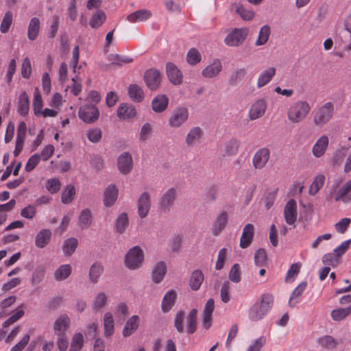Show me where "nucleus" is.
<instances>
[{
    "instance_id": "0eeeda50",
    "label": "nucleus",
    "mask_w": 351,
    "mask_h": 351,
    "mask_svg": "<svg viewBox=\"0 0 351 351\" xmlns=\"http://www.w3.org/2000/svg\"><path fill=\"white\" fill-rule=\"evenodd\" d=\"M176 198V189L170 188L165 191L158 201V209L163 213L170 211L171 207L173 205Z\"/></svg>"
},
{
    "instance_id": "bb28decb",
    "label": "nucleus",
    "mask_w": 351,
    "mask_h": 351,
    "mask_svg": "<svg viewBox=\"0 0 351 351\" xmlns=\"http://www.w3.org/2000/svg\"><path fill=\"white\" fill-rule=\"evenodd\" d=\"M177 293L176 291L169 290L164 295L162 303L161 309L163 313H168L174 306Z\"/></svg>"
},
{
    "instance_id": "a18cd8bd",
    "label": "nucleus",
    "mask_w": 351,
    "mask_h": 351,
    "mask_svg": "<svg viewBox=\"0 0 351 351\" xmlns=\"http://www.w3.org/2000/svg\"><path fill=\"white\" fill-rule=\"evenodd\" d=\"M240 146V141L235 138H232L228 141L226 143L225 145V154L227 156H234L237 154L239 147Z\"/></svg>"
},
{
    "instance_id": "1a4fd4ad",
    "label": "nucleus",
    "mask_w": 351,
    "mask_h": 351,
    "mask_svg": "<svg viewBox=\"0 0 351 351\" xmlns=\"http://www.w3.org/2000/svg\"><path fill=\"white\" fill-rule=\"evenodd\" d=\"M117 168L124 175L131 172L133 167V158L128 152H123L117 158Z\"/></svg>"
},
{
    "instance_id": "2f4dec72",
    "label": "nucleus",
    "mask_w": 351,
    "mask_h": 351,
    "mask_svg": "<svg viewBox=\"0 0 351 351\" xmlns=\"http://www.w3.org/2000/svg\"><path fill=\"white\" fill-rule=\"evenodd\" d=\"M104 268L101 263L99 261L95 262L89 269L88 277L90 281L93 284L97 283L104 273Z\"/></svg>"
},
{
    "instance_id": "f3484780",
    "label": "nucleus",
    "mask_w": 351,
    "mask_h": 351,
    "mask_svg": "<svg viewBox=\"0 0 351 351\" xmlns=\"http://www.w3.org/2000/svg\"><path fill=\"white\" fill-rule=\"evenodd\" d=\"M222 70V63L219 59L213 62L202 71V75L205 78H213L219 75Z\"/></svg>"
},
{
    "instance_id": "473e14b6",
    "label": "nucleus",
    "mask_w": 351,
    "mask_h": 351,
    "mask_svg": "<svg viewBox=\"0 0 351 351\" xmlns=\"http://www.w3.org/2000/svg\"><path fill=\"white\" fill-rule=\"evenodd\" d=\"M139 317L133 315L126 322L123 329L122 335L124 337L132 335L138 327Z\"/></svg>"
},
{
    "instance_id": "c03bdc74",
    "label": "nucleus",
    "mask_w": 351,
    "mask_h": 351,
    "mask_svg": "<svg viewBox=\"0 0 351 351\" xmlns=\"http://www.w3.org/2000/svg\"><path fill=\"white\" fill-rule=\"evenodd\" d=\"M129 224L128 217L127 213H122L117 218L114 223L115 232L122 234Z\"/></svg>"
},
{
    "instance_id": "338daca9",
    "label": "nucleus",
    "mask_w": 351,
    "mask_h": 351,
    "mask_svg": "<svg viewBox=\"0 0 351 351\" xmlns=\"http://www.w3.org/2000/svg\"><path fill=\"white\" fill-rule=\"evenodd\" d=\"M246 75L245 69H239L235 71L230 77L229 83L231 85H236L239 82L242 80Z\"/></svg>"
},
{
    "instance_id": "ea45409f",
    "label": "nucleus",
    "mask_w": 351,
    "mask_h": 351,
    "mask_svg": "<svg viewBox=\"0 0 351 351\" xmlns=\"http://www.w3.org/2000/svg\"><path fill=\"white\" fill-rule=\"evenodd\" d=\"M351 191V179L346 182L337 191L335 195V199L336 202L343 199L346 195H348L349 192ZM344 202L351 201V192L350 194L343 199Z\"/></svg>"
},
{
    "instance_id": "423d86ee",
    "label": "nucleus",
    "mask_w": 351,
    "mask_h": 351,
    "mask_svg": "<svg viewBox=\"0 0 351 351\" xmlns=\"http://www.w3.org/2000/svg\"><path fill=\"white\" fill-rule=\"evenodd\" d=\"M247 33L245 28H235L226 36L224 43L229 47H239L245 40Z\"/></svg>"
},
{
    "instance_id": "5fc2aeb1",
    "label": "nucleus",
    "mask_w": 351,
    "mask_h": 351,
    "mask_svg": "<svg viewBox=\"0 0 351 351\" xmlns=\"http://www.w3.org/2000/svg\"><path fill=\"white\" fill-rule=\"evenodd\" d=\"M201 55L197 49L191 48L189 50L186 55V60L190 65H196L201 61Z\"/></svg>"
},
{
    "instance_id": "49530a36",
    "label": "nucleus",
    "mask_w": 351,
    "mask_h": 351,
    "mask_svg": "<svg viewBox=\"0 0 351 351\" xmlns=\"http://www.w3.org/2000/svg\"><path fill=\"white\" fill-rule=\"evenodd\" d=\"M271 34V29L268 25H263L258 34L257 40H256V46H261L267 43Z\"/></svg>"
},
{
    "instance_id": "cd10ccee",
    "label": "nucleus",
    "mask_w": 351,
    "mask_h": 351,
    "mask_svg": "<svg viewBox=\"0 0 351 351\" xmlns=\"http://www.w3.org/2000/svg\"><path fill=\"white\" fill-rule=\"evenodd\" d=\"M167 273V267L164 261L158 262L153 267L152 279L154 283H160Z\"/></svg>"
},
{
    "instance_id": "393cba45",
    "label": "nucleus",
    "mask_w": 351,
    "mask_h": 351,
    "mask_svg": "<svg viewBox=\"0 0 351 351\" xmlns=\"http://www.w3.org/2000/svg\"><path fill=\"white\" fill-rule=\"evenodd\" d=\"M328 143L329 140L327 136L323 135L319 137L313 147V154L317 158L322 156L326 152Z\"/></svg>"
},
{
    "instance_id": "0e129e2a",
    "label": "nucleus",
    "mask_w": 351,
    "mask_h": 351,
    "mask_svg": "<svg viewBox=\"0 0 351 351\" xmlns=\"http://www.w3.org/2000/svg\"><path fill=\"white\" fill-rule=\"evenodd\" d=\"M12 23V13L10 11L5 12L0 25L1 33H7Z\"/></svg>"
},
{
    "instance_id": "f257e3e1",
    "label": "nucleus",
    "mask_w": 351,
    "mask_h": 351,
    "mask_svg": "<svg viewBox=\"0 0 351 351\" xmlns=\"http://www.w3.org/2000/svg\"><path fill=\"white\" fill-rule=\"evenodd\" d=\"M309 104L306 101H298L292 104L288 109V119L294 123L302 121L311 110Z\"/></svg>"
},
{
    "instance_id": "412c9836",
    "label": "nucleus",
    "mask_w": 351,
    "mask_h": 351,
    "mask_svg": "<svg viewBox=\"0 0 351 351\" xmlns=\"http://www.w3.org/2000/svg\"><path fill=\"white\" fill-rule=\"evenodd\" d=\"M51 231L49 229L40 230L35 237V245L38 248L45 247L51 241Z\"/></svg>"
},
{
    "instance_id": "e433bc0d",
    "label": "nucleus",
    "mask_w": 351,
    "mask_h": 351,
    "mask_svg": "<svg viewBox=\"0 0 351 351\" xmlns=\"http://www.w3.org/2000/svg\"><path fill=\"white\" fill-rule=\"evenodd\" d=\"M197 310L193 308L186 316V332L189 335L193 334L197 330Z\"/></svg>"
},
{
    "instance_id": "09e8293b",
    "label": "nucleus",
    "mask_w": 351,
    "mask_h": 351,
    "mask_svg": "<svg viewBox=\"0 0 351 351\" xmlns=\"http://www.w3.org/2000/svg\"><path fill=\"white\" fill-rule=\"evenodd\" d=\"M108 60L111 62V64L117 66H122L123 63H130L133 61L130 57L113 53L108 55Z\"/></svg>"
},
{
    "instance_id": "864d4df0",
    "label": "nucleus",
    "mask_w": 351,
    "mask_h": 351,
    "mask_svg": "<svg viewBox=\"0 0 351 351\" xmlns=\"http://www.w3.org/2000/svg\"><path fill=\"white\" fill-rule=\"evenodd\" d=\"M45 187L51 194H54L60 191L61 183L57 178H50L46 181Z\"/></svg>"
},
{
    "instance_id": "774afa93",
    "label": "nucleus",
    "mask_w": 351,
    "mask_h": 351,
    "mask_svg": "<svg viewBox=\"0 0 351 351\" xmlns=\"http://www.w3.org/2000/svg\"><path fill=\"white\" fill-rule=\"evenodd\" d=\"M228 277L233 282L238 283L241 281L240 266L238 263H235L232 265L229 272Z\"/></svg>"
},
{
    "instance_id": "9b49d317",
    "label": "nucleus",
    "mask_w": 351,
    "mask_h": 351,
    "mask_svg": "<svg viewBox=\"0 0 351 351\" xmlns=\"http://www.w3.org/2000/svg\"><path fill=\"white\" fill-rule=\"evenodd\" d=\"M167 75L170 82L174 85L182 83L183 75L182 71L172 62L166 64Z\"/></svg>"
},
{
    "instance_id": "680f3d73",
    "label": "nucleus",
    "mask_w": 351,
    "mask_h": 351,
    "mask_svg": "<svg viewBox=\"0 0 351 351\" xmlns=\"http://www.w3.org/2000/svg\"><path fill=\"white\" fill-rule=\"evenodd\" d=\"M86 136L91 143H97L101 139L102 132L98 128H92L87 131Z\"/></svg>"
},
{
    "instance_id": "603ef678",
    "label": "nucleus",
    "mask_w": 351,
    "mask_h": 351,
    "mask_svg": "<svg viewBox=\"0 0 351 351\" xmlns=\"http://www.w3.org/2000/svg\"><path fill=\"white\" fill-rule=\"evenodd\" d=\"M351 313V305L332 311L331 317L335 321H341Z\"/></svg>"
},
{
    "instance_id": "c9c22d12",
    "label": "nucleus",
    "mask_w": 351,
    "mask_h": 351,
    "mask_svg": "<svg viewBox=\"0 0 351 351\" xmlns=\"http://www.w3.org/2000/svg\"><path fill=\"white\" fill-rule=\"evenodd\" d=\"M128 93L130 98L134 102H141L144 99V91L142 88L136 84H130L128 88Z\"/></svg>"
},
{
    "instance_id": "6e6552de",
    "label": "nucleus",
    "mask_w": 351,
    "mask_h": 351,
    "mask_svg": "<svg viewBox=\"0 0 351 351\" xmlns=\"http://www.w3.org/2000/svg\"><path fill=\"white\" fill-rule=\"evenodd\" d=\"M144 80L149 89L155 90L160 86L161 74L156 69H148L144 74Z\"/></svg>"
},
{
    "instance_id": "bf43d9fd",
    "label": "nucleus",
    "mask_w": 351,
    "mask_h": 351,
    "mask_svg": "<svg viewBox=\"0 0 351 351\" xmlns=\"http://www.w3.org/2000/svg\"><path fill=\"white\" fill-rule=\"evenodd\" d=\"M267 256L266 252L263 248H259L254 253V263L258 267H262L267 263Z\"/></svg>"
},
{
    "instance_id": "4c0bfd02",
    "label": "nucleus",
    "mask_w": 351,
    "mask_h": 351,
    "mask_svg": "<svg viewBox=\"0 0 351 351\" xmlns=\"http://www.w3.org/2000/svg\"><path fill=\"white\" fill-rule=\"evenodd\" d=\"M276 74V69L269 67L263 71L258 76L257 81V87L261 88L267 84Z\"/></svg>"
},
{
    "instance_id": "79ce46f5",
    "label": "nucleus",
    "mask_w": 351,
    "mask_h": 351,
    "mask_svg": "<svg viewBox=\"0 0 351 351\" xmlns=\"http://www.w3.org/2000/svg\"><path fill=\"white\" fill-rule=\"evenodd\" d=\"M106 19V16L105 12L103 10H99L92 15L89 25L92 28H98L103 25Z\"/></svg>"
},
{
    "instance_id": "dca6fc26",
    "label": "nucleus",
    "mask_w": 351,
    "mask_h": 351,
    "mask_svg": "<svg viewBox=\"0 0 351 351\" xmlns=\"http://www.w3.org/2000/svg\"><path fill=\"white\" fill-rule=\"evenodd\" d=\"M71 319L65 314H61L53 323V330L56 335H64L70 326Z\"/></svg>"
},
{
    "instance_id": "72a5a7b5",
    "label": "nucleus",
    "mask_w": 351,
    "mask_h": 351,
    "mask_svg": "<svg viewBox=\"0 0 351 351\" xmlns=\"http://www.w3.org/2000/svg\"><path fill=\"white\" fill-rule=\"evenodd\" d=\"M152 15L151 11L146 9H141L129 14L127 16V19L131 23L142 22L149 19Z\"/></svg>"
},
{
    "instance_id": "052dcab7",
    "label": "nucleus",
    "mask_w": 351,
    "mask_h": 351,
    "mask_svg": "<svg viewBox=\"0 0 351 351\" xmlns=\"http://www.w3.org/2000/svg\"><path fill=\"white\" fill-rule=\"evenodd\" d=\"M258 303L262 307L264 308L265 310H267V311L269 312L271 310L274 303L273 295L269 293L262 294L261 302Z\"/></svg>"
},
{
    "instance_id": "a19ab883",
    "label": "nucleus",
    "mask_w": 351,
    "mask_h": 351,
    "mask_svg": "<svg viewBox=\"0 0 351 351\" xmlns=\"http://www.w3.org/2000/svg\"><path fill=\"white\" fill-rule=\"evenodd\" d=\"M72 268L69 264L60 265L54 272V278L56 281L66 279L71 274Z\"/></svg>"
},
{
    "instance_id": "4d7b16f0",
    "label": "nucleus",
    "mask_w": 351,
    "mask_h": 351,
    "mask_svg": "<svg viewBox=\"0 0 351 351\" xmlns=\"http://www.w3.org/2000/svg\"><path fill=\"white\" fill-rule=\"evenodd\" d=\"M184 312L182 310L178 311L174 317V327L179 333H182L184 330Z\"/></svg>"
},
{
    "instance_id": "6ab92c4d",
    "label": "nucleus",
    "mask_w": 351,
    "mask_h": 351,
    "mask_svg": "<svg viewBox=\"0 0 351 351\" xmlns=\"http://www.w3.org/2000/svg\"><path fill=\"white\" fill-rule=\"evenodd\" d=\"M118 189L114 184H110L104 193L103 202L106 207L112 206L117 199Z\"/></svg>"
},
{
    "instance_id": "13d9d810",
    "label": "nucleus",
    "mask_w": 351,
    "mask_h": 351,
    "mask_svg": "<svg viewBox=\"0 0 351 351\" xmlns=\"http://www.w3.org/2000/svg\"><path fill=\"white\" fill-rule=\"evenodd\" d=\"M45 275V269L43 267H37L32 273V283L34 285L40 283Z\"/></svg>"
},
{
    "instance_id": "a878e982",
    "label": "nucleus",
    "mask_w": 351,
    "mask_h": 351,
    "mask_svg": "<svg viewBox=\"0 0 351 351\" xmlns=\"http://www.w3.org/2000/svg\"><path fill=\"white\" fill-rule=\"evenodd\" d=\"M17 112L21 117L28 114L29 110V99L27 93L23 91L18 99Z\"/></svg>"
},
{
    "instance_id": "8fccbe9b",
    "label": "nucleus",
    "mask_w": 351,
    "mask_h": 351,
    "mask_svg": "<svg viewBox=\"0 0 351 351\" xmlns=\"http://www.w3.org/2000/svg\"><path fill=\"white\" fill-rule=\"evenodd\" d=\"M75 194V188L73 185L69 184L64 189L61 200L64 204H68L72 202Z\"/></svg>"
},
{
    "instance_id": "58836bf2",
    "label": "nucleus",
    "mask_w": 351,
    "mask_h": 351,
    "mask_svg": "<svg viewBox=\"0 0 351 351\" xmlns=\"http://www.w3.org/2000/svg\"><path fill=\"white\" fill-rule=\"evenodd\" d=\"M204 280V275L199 269L193 271L191 275L189 285L192 290L197 291Z\"/></svg>"
},
{
    "instance_id": "20e7f679",
    "label": "nucleus",
    "mask_w": 351,
    "mask_h": 351,
    "mask_svg": "<svg viewBox=\"0 0 351 351\" xmlns=\"http://www.w3.org/2000/svg\"><path fill=\"white\" fill-rule=\"evenodd\" d=\"M78 115L84 123H93L99 119V112L95 105L84 104L80 108Z\"/></svg>"
},
{
    "instance_id": "ddd939ff",
    "label": "nucleus",
    "mask_w": 351,
    "mask_h": 351,
    "mask_svg": "<svg viewBox=\"0 0 351 351\" xmlns=\"http://www.w3.org/2000/svg\"><path fill=\"white\" fill-rule=\"evenodd\" d=\"M228 220V215L226 211L222 210L217 215L212 225V234L217 236L226 228Z\"/></svg>"
},
{
    "instance_id": "4be33fe9",
    "label": "nucleus",
    "mask_w": 351,
    "mask_h": 351,
    "mask_svg": "<svg viewBox=\"0 0 351 351\" xmlns=\"http://www.w3.org/2000/svg\"><path fill=\"white\" fill-rule=\"evenodd\" d=\"M40 32V21L34 16L29 21L27 27V38L29 40L34 41L37 39Z\"/></svg>"
},
{
    "instance_id": "39448f33",
    "label": "nucleus",
    "mask_w": 351,
    "mask_h": 351,
    "mask_svg": "<svg viewBox=\"0 0 351 351\" xmlns=\"http://www.w3.org/2000/svg\"><path fill=\"white\" fill-rule=\"evenodd\" d=\"M189 112L187 108L182 106L175 108L169 119V125L173 128L181 127L188 120Z\"/></svg>"
},
{
    "instance_id": "a211bd4d",
    "label": "nucleus",
    "mask_w": 351,
    "mask_h": 351,
    "mask_svg": "<svg viewBox=\"0 0 351 351\" xmlns=\"http://www.w3.org/2000/svg\"><path fill=\"white\" fill-rule=\"evenodd\" d=\"M254 234V226L252 223L246 224L243 230L240 239V247L243 249L247 248L252 243Z\"/></svg>"
},
{
    "instance_id": "5701e85b",
    "label": "nucleus",
    "mask_w": 351,
    "mask_h": 351,
    "mask_svg": "<svg viewBox=\"0 0 351 351\" xmlns=\"http://www.w3.org/2000/svg\"><path fill=\"white\" fill-rule=\"evenodd\" d=\"M169 104V98L166 95L160 94L156 96L152 101V110L157 113L164 112Z\"/></svg>"
},
{
    "instance_id": "7c9ffc66",
    "label": "nucleus",
    "mask_w": 351,
    "mask_h": 351,
    "mask_svg": "<svg viewBox=\"0 0 351 351\" xmlns=\"http://www.w3.org/2000/svg\"><path fill=\"white\" fill-rule=\"evenodd\" d=\"M268 312L265 310L258 302H256L249 310L248 317L252 322H258L262 319Z\"/></svg>"
},
{
    "instance_id": "69168bd1",
    "label": "nucleus",
    "mask_w": 351,
    "mask_h": 351,
    "mask_svg": "<svg viewBox=\"0 0 351 351\" xmlns=\"http://www.w3.org/2000/svg\"><path fill=\"white\" fill-rule=\"evenodd\" d=\"M40 156L38 154H34L31 156L25 166V170L30 172L38 165L40 161Z\"/></svg>"
},
{
    "instance_id": "f8f14e48",
    "label": "nucleus",
    "mask_w": 351,
    "mask_h": 351,
    "mask_svg": "<svg viewBox=\"0 0 351 351\" xmlns=\"http://www.w3.org/2000/svg\"><path fill=\"white\" fill-rule=\"evenodd\" d=\"M27 130L26 123L24 121H21L17 128L16 138V145L13 154L14 157H17L22 152L24 145V141L25 138Z\"/></svg>"
},
{
    "instance_id": "9d476101",
    "label": "nucleus",
    "mask_w": 351,
    "mask_h": 351,
    "mask_svg": "<svg viewBox=\"0 0 351 351\" xmlns=\"http://www.w3.org/2000/svg\"><path fill=\"white\" fill-rule=\"evenodd\" d=\"M270 158V151L267 147H263L257 150L252 158L253 167L256 169H263Z\"/></svg>"
},
{
    "instance_id": "c756f323",
    "label": "nucleus",
    "mask_w": 351,
    "mask_h": 351,
    "mask_svg": "<svg viewBox=\"0 0 351 351\" xmlns=\"http://www.w3.org/2000/svg\"><path fill=\"white\" fill-rule=\"evenodd\" d=\"M93 221L92 213L89 208H84L81 210L78 219L77 225L82 230L88 229Z\"/></svg>"
},
{
    "instance_id": "c85d7f7f",
    "label": "nucleus",
    "mask_w": 351,
    "mask_h": 351,
    "mask_svg": "<svg viewBox=\"0 0 351 351\" xmlns=\"http://www.w3.org/2000/svg\"><path fill=\"white\" fill-rule=\"evenodd\" d=\"M307 287V282L302 281L300 282L292 291L289 300V306L290 307H295L296 304L300 303V300L298 299L300 296L302 295Z\"/></svg>"
},
{
    "instance_id": "3c124183",
    "label": "nucleus",
    "mask_w": 351,
    "mask_h": 351,
    "mask_svg": "<svg viewBox=\"0 0 351 351\" xmlns=\"http://www.w3.org/2000/svg\"><path fill=\"white\" fill-rule=\"evenodd\" d=\"M84 346V337L81 332L75 334L72 338L69 351H80Z\"/></svg>"
},
{
    "instance_id": "de8ad7c7",
    "label": "nucleus",
    "mask_w": 351,
    "mask_h": 351,
    "mask_svg": "<svg viewBox=\"0 0 351 351\" xmlns=\"http://www.w3.org/2000/svg\"><path fill=\"white\" fill-rule=\"evenodd\" d=\"M202 134V131L199 127L193 128L188 133L186 137V143L191 146L197 141Z\"/></svg>"
},
{
    "instance_id": "f704fd0d",
    "label": "nucleus",
    "mask_w": 351,
    "mask_h": 351,
    "mask_svg": "<svg viewBox=\"0 0 351 351\" xmlns=\"http://www.w3.org/2000/svg\"><path fill=\"white\" fill-rule=\"evenodd\" d=\"M114 332V321L112 314L106 312L104 315V334L106 337H111Z\"/></svg>"
},
{
    "instance_id": "e2e57ef3",
    "label": "nucleus",
    "mask_w": 351,
    "mask_h": 351,
    "mask_svg": "<svg viewBox=\"0 0 351 351\" xmlns=\"http://www.w3.org/2000/svg\"><path fill=\"white\" fill-rule=\"evenodd\" d=\"M107 304V296L105 293L101 292L98 293L93 303V307L95 310H101L103 307L106 306Z\"/></svg>"
},
{
    "instance_id": "6e6d98bb",
    "label": "nucleus",
    "mask_w": 351,
    "mask_h": 351,
    "mask_svg": "<svg viewBox=\"0 0 351 351\" xmlns=\"http://www.w3.org/2000/svg\"><path fill=\"white\" fill-rule=\"evenodd\" d=\"M301 265L300 263H293L291 265L286 274V282H293L295 280L300 272Z\"/></svg>"
},
{
    "instance_id": "2eb2a0df",
    "label": "nucleus",
    "mask_w": 351,
    "mask_h": 351,
    "mask_svg": "<svg viewBox=\"0 0 351 351\" xmlns=\"http://www.w3.org/2000/svg\"><path fill=\"white\" fill-rule=\"evenodd\" d=\"M297 205L294 199H289L284 209V216L287 223L293 225L297 219Z\"/></svg>"
},
{
    "instance_id": "b1692460",
    "label": "nucleus",
    "mask_w": 351,
    "mask_h": 351,
    "mask_svg": "<svg viewBox=\"0 0 351 351\" xmlns=\"http://www.w3.org/2000/svg\"><path fill=\"white\" fill-rule=\"evenodd\" d=\"M117 113L120 119L126 120L134 117L136 111L132 105L123 103L118 107Z\"/></svg>"
},
{
    "instance_id": "aec40b11",
    "label": "nucleus",
    "mask_w": 351,
    "mask_h": 351,
    "mask_svg": "<svg viewBox=\"0 0 351 351\" xmlns=\"http://www.w3.org/2000/svg\"><path fill=\"white\" fill-rule=\"evenodd\" d=\"M267 104L264 99L257 100L250 109V118L252 120H254L262 117L265 112Z\"/></svg>"
},
{
    "instance_id": "7ed1b4c3",
    "label": "nucleus",
    "mask_w": 351,
    "mask_h": 351,
    "mask_svg": "<svg viewBox=\"0 0 351 351\" xmlns=\"http://www.w3.org/2000/svg\"><path fill=\"white\" fill-rule=\"evenodd\" d=\"M144 259L141 248L136 245L129 250L125 256V265L130 269H136L142 265Z\"/></svg>"
},
{
    "instance_id": "37998d69",
    "label": "nucleus",
    "mask_w": 351,
    "mask_h": 351,
    "mask_svg": "<svg viewBox=\"0 0 351 351\" xmlns=\"http://www.w3.org/2000/svg\"><path fill=\"white\" fill-rule=\"evenodd\" d=\"M78 245L77 239L71 237L66 239L62 245V251L65 256H71L75 251Z\"/></svg>"
},
{
    "instance_id": "4468645a",
    "label": "nucleus",
    "mask_w": 351,
    "mask_h": 351,
    "mask_svg": "<svg viewBox=\"0 0 351 351\" xmlns=\"http://www.w3.org/2000/svg\"><path fill=\"white\" fill-rule=\"evenodd\" d=\"M151 207V197L147 192H143L138 200V213L141 218L147 216Z\"/></svg>"
},
{
    "instance_id": "f03ea898",
    "label": "nucleus",
    "mask_w": 351,
    "mask_h": 351,
    "mask_svg": "<svg viewBox=\"0 0 351 351\" xmlns=\"http://www.w3.org/2000/svg\"><path fill=\"white\" fill-rule=\"evenodd\" d=\"M334 105L328 101L314 111L313 123L315 125L322 127L332 117Z\"/></svg>"
}]
</instances>
